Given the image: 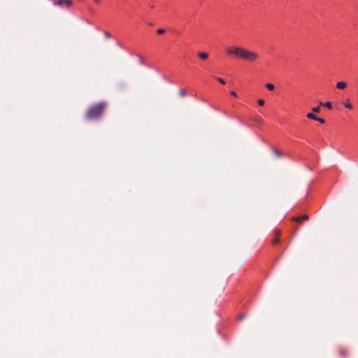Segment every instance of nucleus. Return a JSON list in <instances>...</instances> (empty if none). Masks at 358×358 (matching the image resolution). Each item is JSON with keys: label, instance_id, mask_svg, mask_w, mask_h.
<instances>
[{"label": "nucleus", "instance_id": "nucleus-1", "mask_svg": "<svg viewBox=\"0 0 358 358\" xmlns=\"http://www.w3.org/2000/svg\"><path fill=\"white\" fill-rule=\"evenodd\" d=\"M227 52L229 55H235L239 59L250 62H255L259 58L257 52L238 46L228 48Z\"/></svg>", "mask_w": 358, "mask_h": 358}, {"label": "nucleus", "instance_id": "nucleus-2", "mask_svg": "<svg viewBox=\"0 0 358 358\" xmlns=\"http://www.w3.org/2000/svg\"><path fill=\"white\" fill-rule=\"evenodd\" d=\"M106 108V103L100 102L91 106L86 113V117L89 120H96L101 117Z\"/></svg>", "mask_w": 358, "mask_h": 358}, {"label": "nucleus", "instance_id": "nucleus-3", "mask_svg": "<svg viewBox=\"0 0 358 358\" xmlns=\"http://www.w3.org/2000/svg\"><path fill=\"white\" fill-rule=\"evenodd\" d=\"M280 234H281V232L280 230L275 229L274 231V237L272 239L273 245H277L279 243Z\"/></svg>", "mask_w": 358, "mask_h": 358}, {"label": "nucleus", "instance_id": "nucleus-4", "mask_svg": "<svg viewBox=\"0 0 358 358\" xmlns=\"http://www.w3.org/2000/svg\"><path fill=\"white\" fill-rule=\"evenodd\" d=\"M308 219V216L307 215H303V216H299L293 218V220L298 223H301L305 220H307Z\"/></svg>", "mask_w": 358, "mask_h": 358}, {"label": "nucleus", "instance_id": "nucleus-5", "mask_svg": "<svg viewBox=\"0 0 358 358\" xmlns=\"http://www.w3.org/2000/svg\"><path fill=\"white\" fill-rule=\"evenodd\" d=\"M347 85V83L344 81H340L336 83V87L339 90L345 89Z\"/></svg>", "mask_w": 358, "mask_h": 358}, {"label": "nucleus", "instance_id": "nucleus-6", "mask_svg": "<svg viewBox=\"0 0 358 358\" xmlns=\"http://www.w3.org/2000/svg\"><path fill=\"white\" fill-rule=\"evenodd\" d=\"M198 57L203 60H206L208 57V54L204 52H201L198 53Z\"/></svg>", "mask_w": 358, "mask_h": 358}, {"label": "nucleus", "instance_id": "nucleus-7", "mask_svg": "<svg viewBox=\"0 0 358 358\" xmlns=\"http://www.w3.org/2000/svg\"><path fill=\"white\" fill-rule=\"evenodd\" d=\"M64 3V0H58L52 2L53 6H62Z\"/></svg>", "mask_w": 358, "mask_h": 358}, {"label": "nucleus", "instance_id": "nucleus-8", "mask_svg": "<svg viewBox=\"0 0 358 358\" xmlns=\"http://www.w3.org/2000/svg\"><path fill=\"white\" fill-rule=\"evenodd\" d=\"M344 106L348 108V109H352L353 108V106L352 105V103L350 102V100L348 99L346 102H345L343 103Z\"/></svg>", "mask_w": 358, "mask_h": 358}, {"label": "nucleus", "instance_id": "nucleus-9", "mask_svg": "<svg viewBox=\"0 0 358 358\" xmlns=\"http://www.w3.org/2000/svg\"><path fill=\"white\" fill-rule=\"evenodd\" d=\"M320 105H323L324 106H325L328 109H331L332 108L331 103L330 101H327V102H325L324 103L322 102H320Z\"/></svg>", "mask_w": 358, "mask_h": 358}, {"label": "nucleus", "instance_id": "nucleus-10", "mask_svg": "<svg viewBox=\"0 0 358 358\" xmlns=\"http://www.w3.org/2000/svg\"><path fill=\"white\" fill-rule=\"evenodd\" d=\"M266 87L270 91H273L275 89V86L272 83L266 84Z\"/></svg>", "mask_w": 358, "mask_h": 358}, {"label": "nucleus", "instance_id": "nucleus-11", "mask_svg": "<svg viewBox=\"0 0 358 358\" xmlns=\"http://www.w3.org/2000/svg\"><path fill=\"white\" fill-rule=\"evenodd\" d=\"M73 4V2L71 0H64V5H65L67 8H70Z\"/></svg>", "mask_w": 358, "mask_h": 358}, {"label": "nucleus", "instance_id": "nucleus-12", "mask_svg": "<svg viewBox=\"0 0 358 358\" xmlns=\"http://www.w3.org/2000/svg\"><path fill=\"white\" fill-rule=\"evenodd\" d=\"M306 117H307L308 119L313 120H315V119H316V117H316L314 114H313L312 113H307Z\"/></svg>", "mask_w": 358, "mask_h": 358}, {"label": "nucleus", "instance_id": "nucleus-13", "mask_svg": "<svg viewBox=\"0 0 358 358\" xmlns=\"http://www.w3.org/2000/svg\"><path fill=\"white\" fill-rule=\"evenodd\" d=\"M274 154L278 157L282 156V152L278 150H274Z\"/></svg>", "mask_w": 358, "mask_h": 358}, {"label": "nucleus", "instance_id": "nucleus-14", "mask_svg": "<svg viewBox=\"0 0 358 358\" xmlns=\"http://www.w3.org/2000/svg\"><path fill=\"white\" fill-rule=\"evenodd\" d=\"M315 121L320 122L321 124H324L325 122V120L322 117H316Z\"/></svg>", "mask_w": 358, "mask_h": 358}, {"label": "nucleus", "instance_id": "nucleus-15", "mask_svg": "<svg viewBox=\"0 0 358 358\" xmlns=\"http://www.w3.org/2000/svg\"><path fill=\"white\" fill-rule=\"evenodd\" d=\"M103 34H104L105 38H106V39H108L111 36L110 34L108 31H104Z\"/></svg>", "mask_w": 358, "mask_h": 358}, {"label": "nucleus", "instance_id": "nucleus-16", "mask_svg": "<svg viewBox=\"0 0 358 358\" xmlns=\"http://www.w3.org/2000/svg\"><path fill=\"white\" fill-rule=\"evenodd\" d=\"M312 110L314 113H319L320 111V106L314 107V108H313Z\"/></svg>", "mask_w": 358, "mask_h": 358}, {"label": "nucleus", "instance_id": "nucleus-17", "mask_svg": "<svg viewBox=\"0 0 358 358\" xmlns=\"http://www.w3.org/2000/svg\"><path fill=\"white\" fill-rule=\"evenodd\" d=\"M187 94L186 91L185 90H180V95L181 96H185Z\"/></svg>", "mask_w": 358, "mask_h": 358}, {"label": "nucleus", "instance_id": "nucleus-18", "mask_svg": "<svg viewBox=\"0 0 358 358\" xmlns=\"http://www.w3.org/2000/svg\"><path fill=\"white\" fill-rule=\"evenodd\" d=\"M165 32V30L164 29H157V33L159 34H162Z\"/></svg>", "mask_w": 358, "mask_h": 358}, {"label": "nucleus", "instance_id": "nucleus-19", "mask_svg": "<svg viewBox=\"0 0 358 358\" xmlns=\"http://www.w3.org/2000/svg\"><path fill=\"white\" fill-rule=\"evenodd\" d=\"M340 354L343 356H345L347 355V351L344 349H342L340 350Z\"/></svg>", "mask_w": 358, "mask_h": 358}, {"label": "nucleus", "instance_id": "nucleus-20", "mask_svg": "<svg viewBox=\"0 0 358 358\" xmlns=\"http://www.w3.org/2000/svg\"><path fill=\"white\" fill-rule=\"evenodd\" d=\"M217 81H218L219 83H220L221 84H222V85L225 84V81H224L222 78H217Z\"/></svg>", "mask_w": 358, "mask_h": 358}, {"label": "nucleus", "instance_id": "nucleus-21", "mask_svg": "<svg viewBox=\"0 0 358 358\" xmlns=\"http://www.w3.org/2000/svg\"><path fill=\"white\" fill-rule=\"evenodd\" d=\"M264 103H265V101H264V99H259V100H258V104H259V106H263V105L264 104Z\"/></svg>", "mask_w": 358, "mask_h": 358}, {"label": "nucleus", "instance_id": "nucleus-22", "mask_svg": "<svg viewBox=\"0 0 358 358\" xmlns=\"http://www.w3.org/2000/svg\"><path fill=\"white\" fill-rule=\"evenodd\" d=\"M230 93H231V94L232 96H235V97H236V96H237V94H236V92L235 91H231Z\"/></svg>", "mask_w": 358, "mask_h": 358}, {"label": "nucleus", "instance_id": "nucleus-23", "mask_svg": "<svg viewBox=\"0 0 358 358\" xmlns=\"http://www.w3.org/2000/svg\"><path fill=\"white\" fill-rule=\"evenodd\" d=\"M94 1L97 3V4H99L100 2H101V0H94Z\"/></svg>", "mask_w": 358, "mask_h": 358}, {"label": "nucleus", "instance_id": "nucleus-24", "mask_svg": "<svg viewBox=\"0 0 358 358\" xmlns=\"http://www.w3.org/2000/svg\"><path fill=\"white\" fill-rule=\"evenodd\" d=\"M243 318V315H240L239 317H238L239 320H241Z\"/></svg>", "mask_w": 358, "mask_h": 358}]
</instances>
